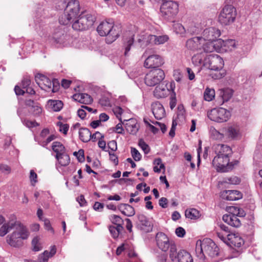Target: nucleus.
Here are the masks:
<instances>
[{"instance_id": "f257e3e1", "label": "nucleus", "mask_w": 262, "mask_h": 262, "mask_svg": "<svg viewBox=\"0 0 262 262\" xmlns=\"http://www.w3.org/2000/svg\"><path fill=\"white\" fill-rule=\"evenodd\" d=\"M192 62L197 67H204L211 70L220 71L215 73L212 77L215 79H220L225 75L224 67V61L218 55H206L204 53L201 52L194 54L192 57Z\"/></svg>"}, {"instance_id": "f03ea898", "label": "nucleus", "mask_w": 262, "mask_h": 262, "mask_svg": "<svg viewBox=\"0 0 262 262\" xmlns=\"http://www.w3.org/2000/svg\"><path fill=\"white\" fill-rule=\"evenodd\" d=\"M195 252L197 257L204 260L206 255L215 257L219 254V248L210 238H205L202 241H198L196 243Z\"/></svg>"}, {"instance_id": "7ed1b4c3", "label": "nucleus", "mask_w": 262, "mask_h": 262, "mask_svg": "<svg viewBox=\"0 0 262 262\" xmlns=\"http://www.w3.org/2000/svg\"><path fill=\"white\" fill-rule=\"evenodd\" d=\"M79 11V2L77 0H71L67 5L64 14L59 17V23L63 25L72 23L80 15Z\"/></svg>"}, {"instance_id": "20e7f679", "label": "nucleus", "mask_w": 262, "mask_h": 262, "mask_svg": "<svg viewBox=\"0 0 262 262\" xmlns=\"http://www.w3.org/2000/svg\"><path fill=\"white\" fill-rule=\"evenodd\" d=\"M97 31L100 36H107L105 39L107 43H111L116 40L120 34L119 27L107 21H102L98 26Z\"/></svg>"}, {"instance_id": "39448f33", "label": "nucleus", "mask_w": 262, "mask_h": 262, "mask_svg": "<svg viewBox=\"0 0 262 262\" xmlns=\"http://www.w3.org/2000/svg\"><path fill=\"white\" fill-rule=\"evenodd\" d=\"M29 235L28 229L24 225L16 228L12 233L8 235L6 237V242L11 247H19L23 246V241L28 239Z\"/></svg>"}, {"instance_id": "423d86ee", "label": "nucleus", "mask_w": 262, "mask_h": 262, "mask_svg": "<svg viewBox=\"0 0 262 262\" xmlns=\"http://www.w3.org/2000/svg\"><path fill=\"white\" fill-rule=\"evenodd\" d=\"M238 161L229 162V158L226 156H216L212 160V165L217 172H227L232 170Z\"/></svg>"}, {"instance_id": "0eeeda50", "label": "nucleus", "mask_w": 262, "mask_h": 262, "mask_svg": "<svg viewBox=\"0 0 262 262\" xmlns=\"http://www.w3.org/2000/svg\"><path fill=\"white\" fill-rule=\"evenodd\" d=\"M95 21V17L90 13H82L72 21V28L77 31L85 30L91 27Z\"/></svg>"}, {"instance_id": "6e6552de", "label": "nucleus", "mask_w": 262, "mask_h": 262, "mask_svg": "<svg viewBox=\"0 0 262 262\" xmlns=\"http://www.w3.org/2000/svg\"><path fill=\"white\" fill-rule=\"evenodd\" d=\"M164 71L160 68H156L149 71L144 78L145 83L148 86H154L160 83L164 79Z\"/></svg>"}, {"instance_id": "1a4fd4ad", "label": "nucleus", "mask_w": 262, "mask_h": 262, "mask_svg": "<svg viewBox=\"0 0 262 262\" xmlns=\"http://www.w3.org/2000/svg\"><path fill=\"white\" fill-rule=\"evenodd\" d=\"M236 16V10L231 5L225 6L219 16V22L223 25H229L235 20Z\"/></svg>"}, {"instance_id": "9d476101", "label": "nucleus", "mask_w": 262, "mask_h": 262, "mask_svg": "<svg viewBox=\"0 0 262 262\" xmlns=\"http://www.w3.org/2000/svg\"><path fill=\"white\" fill-rule=\"evenodd\" d=\"M207 116L211 121L218 123L226 122L231 116L230 112L223 107L212 109L207 113Z\"/></svg>"}, {"instance_id": "9b49d317", "label": "nucleus", "mask_w": 262, "mask_h": 262, "mask_svg": "<svg viewBox=\"0 0 262 262\" xmlns=\"http://www.w3.org/2000/svg\"><path fill=\"white\" fill-rule=\"evenodd\" d=\"M162 16L167 19L175 16L179 11L178 3L174 1H167L162 4L160 8Z\"/></svg>"}, {"instance_id": "f8f14e48", "label": "nucleus", "mask_w": 262, "mask_h": 262, "mask_svg": "<svg viewBox=\"0 0 262 262\" xmlns=\"http://www.w3.org/2000/svg\"><path fill=\"white\" fill-rule=\"evenodd\" d=\"M35 80L42 89L47 92H55L58 90V84L55 81H51L43 75L38 74L35 76Z\"/></svg>"}, {"instance_id": "ddd939ff", "label": "nucleus", "mask_w": 262, "mask_h": 262, "mask_svg": "<svg viewBox=\"0 0 262 262\" xmlns=\"http://www.w3.org/2000/svg\"><path fill=\"white\" fill-rule=\"evenodd\" d=\"M175 89V83L171 81L169 83L165 82L157 85L154 91V96L158 98H165L169 95L171 92H174Z\"/></svg>"}, {"instance_id": "4468645a", "label": "nucleus", "mask_w": 262, "mask_h": 262, "mask_svg": "<svg viewBox=\"0 0 262 262\" xmlns=\"http://www.w3.org/2000/svg\"><path fill=\"white\" fill-rule=\"evenodd\" d=\"M164 63L162 57L158 54L149 55L144 60L143 66L146 69H156Z\"/></svg>"}, {"instance_id": "2eb2a0df", "label": "nucleus", "mask_w": 262, "mask_h": 262, "mask_svg": "<svg viewBox=\"0 0 262 262\" xmlns=\"http://www.w3.org/2000/svg\"><path fill=\"white\" fill-rule=\"evenodd\" d=\"M220 30L214 27H209L205 29L202 33L201 37L203 42L206 41H214L221 36Z\"/></svg>"}, {"instance_id": "dca6fc26", "label": "nucleus", "mask_w": 262, "mask_h": 262, "mask_svg": "<svg viewBox=\"0 0 262 262\" xmlns=\"http://www.w3.org/2000/svg\"><path fill=\"white\" fill-rule=\"evenodd\" d=\"M156 244L158 248L162 251L166 252L169 248V239L168 236L163 232H158L156 235Z\"/></svg>"}, {"instance_id": "f3484780", "label": "nucleus", "mask_w": 262, "mask_h": 262, "mask_svg": "<svg viewBox=\"0 0 262 262\" xmlns=\"http://www.w3.org/2000/svg\"><path fill=\"white\" fill-rule=\"evenodd\" d=\"M225 134L230 140H238L242 137L239 127L235 124L228 126L225 129Z\"/></svg>"}, {"instance_id": "a211bd4d", "label": "nucleus", "mask_w": 262, "mask_h": 262, "mask_svg": "<svg viewBox=\"0 0 262 262\" xmlns=\"http://www.w3.org/2000/svg\"><path fill=\"white\" fill-rule=\"evenodd\" d=\"M138 228L145 233H148L152 230L153 225L144 214L138 215Z\"/></svg>"}, {"instance_id": "6ab92c4d", "label": "nucleus", "mask_w": 262, "mask_h": 262, "mask_svg": "<svg viewBox=\"0 0 262 262\" xmlns=\"http://www.w3.org/2000/svg\"><path fill=\"white\" fill-rule=\"evenodd\" d=\"M203 39L201 36L194 37L188 39L186 42V48L190 51H195L202 48Z\"/></svg>"}, {"instance_id": "aec40b11", "label": "nucleus", "mask_w": 262, "mask_h": 262, "mask_svg": "<svg viewBox=\"0 0 262 262\" xmlns=\"http://www.w3.org/2000/svg\"><path fill=\"white\" fill-rule=\"evenodd\" d=\"M242 193L235 190H224L221 192V197L228 201H235L242 198Z\"/></svg>"}, {"instance_id": "412c9836", "label": "nucleus", "mask_w": 262, "mask_h": 262, "mask_svg": "<svg viewBox=\"0 0 262 262\" xmlns=\"http://www.w3.org/2000/svg\"><path fill=\"white\" fill-rule=\"evenodd\" d=\"M49 249V251L45 250L38 255L37 262H48L49 258H52L55 255L57 251L56 246H51Z\"/></svg>"}, {"instance_id": "4be33fe9", "label": "nucleus", "mask_w": 262, "mask_h": 262, "mask_svg": "<svg viewBox=\"0 0 262 262\" xmlns=\"http://www.w3.org/2000/svg\"><path fill=\"white\" fill-rule=\"evenodd\" d=\"M151 111L156 119L160 120L165 115V110L161 103L158 101L153 102L151 105Z\"/></svg>"}, {"instance_id": "5701e85b", "label": "nucleus", "mask_w": 262, "mask_h": 262, "mask_svg": "<svg viewBox=\"0 0 262 262\" xmlns=\"http://www.w3.org/2000/svg\"><path fill=\"white\" fill-rule=\"evenodd\" d=\"M126 131L132 135H136L138 132L140 125L136 119L131 118L123 123Z\"/></svg>"}, {"instance_id": "b1692460", "label": "nucleus", "mask_w": 262, "mask_h": 262, "mask_svg": "<svg viewBox=\"0 0 262 262\" xmlns=\"http://www.w3.org/2000/svg\"><path fill=\"white\" fill-rule=\"evenodd\" d=\"M216 156L228 157L232 154L231 148L227 145L216 144L213 146Z\"/></svg>"}, {"instance_id": "393cba45", "label": "nucleus", "mask_w": 262, "mask_h": 262, "mask_svg": "<svg viewBox=\"0 0 262 262\" xmlns=\"http://www.w3.org/2000/svg\"><path fill=\"white\" fill-rule=\"evenodd\" d=\"M244 244V241L242 237L238 234L231 233L228 236L226 244L231 247L235 246L237 247H241Z\"/></svg>"}, {"instance_id": "a878e982", "label": "nucleus", "mask_w": 262, "mask_h": 262, "mask_svg": "<svg viewBox=\"0 0 262 262\" xmlns=\"http://www.w3.org/2000/svg\"><path fill=\"white\" fill-rule=\"evenodd\" d=\"M26 104L30 107V111L35 116H39L42 113V108L40 104L31 99L26 101Z\"/></svg>"}, {"instance_id": "bb28decb", "label": "nucleus", "mask_w": 262, "mask_h": 262, "mask_svg": "<svg viewBox=\"0 0 262 262\" xmlns=\"http://www.w3.org/2000/svg\"><path fill=\"white\" fill-rule=\"evenodd\" d=\"M72 97L75 101L85 104H91L93 101L92 97L85 93L75 94Z\"/></svg>"}, {"instance_id": "cd10ccee", "label": "nucleus", "mask_w": 262, "mask_h": 262, "mask_svg": "<svg viewBox=\"0 0 262 262\" xmlns=\"http://www.w3.org/2000/svg\"><path fill=\"white\" fill-rule=\"evenodd\" d=\"M134 43V38L133 35L128 36H125L123 39L122 49L124 50V54L125 56H128L131 48L133 46Z\"/></svg>"}, {"instance_id": "c85d7f7f", "label": "nucleus", "mask_w": 262, "mask_h": 262, "mask_svg": "<svg viewBox=\"0 0 262 262\" xmlns=\"http://www.w3.org/2000/svg\"><path fill=\"white\" fill-rule=\"evenodd\" d=\"M223 220L228 225L234 227H238L241 225V221L238 218V216H234L233 214L224 215Z\"/></svg>"}, {"instance_id": "c756f323", "label": "nucleus", "mask_w": 262, "mask_h": 262, "mask_svg": "<svg viewBox=\"0 0 262 262\" xmlns=\"http://www.w3.org/2000/svg\"><path fill=\"white\" fill-rule=\"evenodd\" d=\"M10 230L14 228H18L24 226V225L21 223L19 221L17 220L16 215L14 214L10 215L9 217V221L7 223H5Z\"/></svg>"}, {"instance_id": "7c9ffc66", "label": "nucleus", "mask_w": 262, "mask_h": 262, "mask_svg": "<svg viewBox=\"0 0 262 262\" xmlns=\"http://www.w3.org/2000/svg\"><path fill=\"white\" fill-rule=\"evenodd\" d=\"M169 39L167 35L156 36L154 35H150L148 37V40L150 43L155 45L163 44L167 42Z\"/></svg>"}, {"instance_id": "2f4dec72", "label": "nucleus", "mask_w": 262, "mask_h": 262, "mask_svg": "<svg viewBox=\"0 0 262 262\" xmlns=\"http://www.w3.org/2000/svg\"><path fill=\"white\" fill-rule=\"evenodd\" d=\"M119 209L122 214L127 216H132L135 214L134 208L132 206L126 204L120 205Z\"/></svg>"}, {"instance_id": "473e14b6", "label": "nucleus", "mask_w": 262, "mask_h": 262, "mask_svg": "<svg viewBox=\"0 0 262 262\" xmlns=\"http://www.w3.org/2000/svg\"><path fill=\"white\" fill-rule=\"evenodd\" d=\"M68 36L65 35L62 30L55 32L53 36L54 42L63 45H66V40Z\"/></svg>"}, {"instance_id": "72a5a7b5", "label": "nucleus", "mask_w": 262, "mask_h": 262, "mask_svg": "<svg viewBox=\"0 0 262 262\" xmlns=\"http://www.w3.org/2000/svg\"><path fill=\"white\" fill-rule=\"evenodd\" d=\"M176 260L178 262H193L191 255L185 250H181L178 253Z\"/></svg>"}, {"instance_id": "f704fd0d", "label": "nucleus", "mask_w": 262, "mask_h": 262, "mask_svg": "<svg viewBox=\"0 0 262 262\" xmlns=\"http://www.w3.org/2000/svg\"><path fill=\"white\" fill-rule=\"evenodd\" d=\"M48 105L53 111L59 112L63 107V103L60 100H49L48 101Z\"/></svg>"}, {"instance_id": "c9c22d12", "label": "nucleus", "mask_w": 262, "mask_h": 262, "mask_svg": "<svg viewBox=\"0 0 262 262\" xmlns=\"http://www.w3.org/2000/svg\"><path fill=\"white\" fill-rule=\"evenodd\" d=\"M56 158L58 161V164L61 166H67L70 163V157L66 152L56 155Z\"/></svg>"}, {"instance_id": "e433bc0d", "label": "nucleus", "mask_w": 262, "mask_h": 262, "mask_svg": "<svg viewBox=\"0 0 262 262\" xmlns=\"http://www.w3.org/2000/svg\"><path fill=\"white\" fill-rule=\"evenodd\" d=\"M80 140L83 142H87L91 139V133L86 128H81L79 130Z\"/></svg>"}, {"instance_id": "4c0bfd02", "label": "nucleus", "mask_w": 262, "mask_h": 262, "mask_svg": "<svg viewBox=\"0 0 262 262\" xmlns=\"http://www.w3.org/2000/svg\"><path fill=\"white\" fill-rule=\"evenodd\" d=\"M220 96L222 97L223 102H227L231 99L233 95V91L230 89H224L220 90Z\"/></svg>"}, {"instance_id": "58836bf2", "label": "nucleus", "mask_w": 262, "mask_h": 262, "mask_svg": "<svg viewBox=\"0 0 262 262\" xmlns=\"http://www.w3.org/2000/svg\"><path fill=\"white\" fill-rule=\"evenodd\" d=\"M52 148L53 150L56 152V155L66 152L64 146L59 142H54L52 143Z\"/></svg>"}, {"instance_id": "ea45409f", "label": "nucleus", "mask_w": 262, "mask_h": 262, "mask_svg": "<svg viewBox=\"0 0 262 262\" xmlns=\"http://www.w3.org/2000/svg\"><path fill=\"white\" fill-rule=\"evenodd\" d=\"M214 51L217 52H222L227 51L225 48V40L222 39H216L214 42Z\"/></svg>"}, {"instance_id": "a19ab883", "label": "nucleus", "mask_w": 262, "mask_h": 262, "mask_svg": "<svg viewBox=\"0 0 262 262\" xmlns=\"http://www.w3.org/2000/svg\"><path fill=\"white\" fill-rule=\"evenodd\" d=\"M200 215L199 211L194 208L188 209L185 211L186 217L191 220L196 219L200 216Z\"/></svg>"}, {"instance_id": "79ce46f5", "label": "nucleus", "mask_w": 262, "mask_h": 262, "mask_svg": "<svg viewBox=\"0 0 262 262\" xmlns=\"http://www.w3.org/2000/svg\"><path fill=\"white\" fill-rule=\"evenodd\" d=\"M228 214H233L234 216H244L245 213L244 211L238 207L230 206L228 208Z\"/></svg>"}, {"instance_id": "37998d69", "label": "nucleus", "mask_w": 262, "mask_h": 262, "mask_svg": "<svg viewBox=\"0 0 262 262\" xmlns=\"http://www.w3.org/2000/svg\"><path fill=\"white\" fill-rule=\"evenodd\" d=\"M32 250L34 251L37 252L40 251L42 249V244L40 242V238L36 236L33 238L32 241Z\"/></svg>"}, {"instance_id": "c03bdc74", "label": "nucleus", "mask_w": 262, "mask_h": 262, "mask_svg": "<svg viewBox=\"0 0 262 262\" xmlns=\"http://www.w3.org/2000/svg\"><path fill=\"white\" fill-rule=\"evenodd\" d=\"M110 220L113 224L119 227V229H123V220L120 216L113 214L110 216Z\"/></svg>"}, {"instance_id": "a18cd8bd", "label": "nucleus", "mask_w": 262, "mask_h": 262, "mask_svg": "<svg viewBox=\"0 0 262 262\" xmlns=\"http://www.w3.org/2000/svg\"><path fill=\"white\" fill-rule=\"evenodd\" d=\"M154 165H155L154 167V171L155 172H160L161 169H165V166L163 163H162V160L160 158H157L155 159L154 163Z\"/></svg>"}, {"instance_id": "49530a36", "label": "nucleus", "mask_w": 262, "mask_h": 262, "mask_svg": "<svg viewBox=\"0 0 262 262\" xmlns=\"http://www.w3.org/2000/svg\"><path fill=\"white\" fill-rule=\"evenodd\" d=\"M215 97V91L212 89L206 88L204 93V98L206 101H210Z\"/></svg>"}, {"instance_id": "de8ad7c7", "label": "nucleus", "mask_w": 262, "mask_h": 262, "mask_svg": "<svg viewBox=\"0 0 262 262\" xmlns=\"http://www.w3.org/2000/svg\"><path fill=\"white\" fill-rule=\"evenodd\" d=\"M207 41V42H205V41L203 42V43L202 45V48H203L204 51L205 52H212L214 51V41Z\"/></svg>"}, {"instance_id": "09e8293b", "label": "nucleus", "mask_w": 262, "mask_h": 262, "mask_svg": "<svg viewBox=\"0 0 262 262\" xmlns=\"http://www.w3.org/2000/svg\"><path fill=\"white\" fill-rule=\"evenodd\" d=\"M99 103L103 107H108L111 106V102L110 100V98L108 96H102L99 100Z\"/></svg>"}, {"instance_id": "8fccbe9b", "label": "nucleus", "mask_w": 262, "mask_h": 262, "mask_svg": "<svg viewBox=\"0 0 262 262\" xmlns=\"http://www.w3.org/2000/svg\"><path fill=\"white\" fill-rule=\"evenodd\" d=\"M221 183H228V184H233V185H237L240 183V179L236 176H233V177L225 179Z\"/></svg>"}, {"instance_id": "3c124183", "label": "nucleus", "mask_w": 262, "mask_h": 262, "mask_svg": "<svg viewBox=\"0 0 262 262\" xmlns=\"http://www.w3.org/2000/svg\"><path fill=\"white\" fill-rule=\"evenodd\" d=\"M57 126L59 127V131L66 135L69 128V125L66 123H63L61 122H58L56 123Z\"/></svg>"}, {"instance_id": "603ef678", "label": "nucleus", "mask_w": 262, "mask_h": 262, "mask_svg": "<svg viewBox=\"0 0 262 262\" xmlns=\"http://www.w3.org/2000/svg\"><path fill=\"white\" fill-rule=\"evenodd\" d=\"M123 229H119V227H115L114 226H110L109 227V231L112 236L114 238H117L119 235L120 232Z\"/></svg>"}, {"instance_id": "864d4df0", "label": "nucleus", "mask_w": 262, "mask_h": 262, "mask_svg": "<svg viewBox=\"0 0 262 262\" xmlns=\"http://www.w3.org/2000/svg\"><path fill=\"white\" fill-rule=\"evenodd\" d=\"M170 253L169 256L172 261H174L177 259V252L176 246L174 244H171L170 245Z\"/></svg>"}, {"instance_id": "5fc2aeb1", "label": "nucleus", "mask_w": 262, "mask_h": 262, "mask_svg": "<svg viewBox=\"0 0 262 262\" xmlns=\"http://www.w3.org/2000/svg\"><path fill=\"white\" fill-rule=\"evenodd\" d=\"M21 122L26 127L31 128L39 125L35 121H31L28 119H21Z\"/></svg>"}, {"instance_id": "6e6d98bb", "label": "nucleus", "mask_w": 262, "mask_h": 262, "mask_svg": "<svg viewBox=\"0 0 262 262\" xmlns=\"http://www.w3.org/2000/svg\"><path fill=\"white\" fill-rule=\"evenodd\" d=\"M230 233H228L217 230L216 231V234L217 237L225 244H226L228 238V236L229 235H230Z\"/></svg>"}, {"instance_id": "4d7b16f0", "label": "nucleus", "mask_w": 262, "mask_h": 262, "mask_svg": "<svg viewBox=\"0 0 262 262\" xmlns=\"http://www.w3.org/2000/svg\"><path fill=\"white\" fill-rule=\"evenodd\" d=\"M236 47V41L233 39L225 40V48L227 50H232Z\"/></svg>"}, {"instance_id": "13d9d810", "label": "nucleus", "mask_w": 262, "mask_h": 262, "mask_svg": "<svg viewBox=\"0 0 262 262\" xmlns=\"http://www.w3.org/2000/svg\"><path fill=\"white\" fill-rule=\"evenodd\" d=\"M173 29L177 34L182 35L185 33V29L181 24H175L173 26Z\"/></svg>"}, {"instance_id": "bf43d9fd", "label": "nucleus", "mask_w": 262, "mask_h": 262, "mask_svg": "<svg viewBox=\"0 0 262 262\" xmlns=\"http://www.w3.org/2000/svg\"><path fill=\"white\" fill-rule=\"evenodd\" d=\"M138 144L145 154L149 153L150 151V148L143 140L140 139L139 141Z\"/></svg>"}, {"instance_id": "052dcab7", "label": "nucleus", "mask_w": 262, "mask_h": 262, "mask_svg": "<svg viewBox=\"0 0 262 262\" xmlns=\"http://www.w3.org/2000/svg\"><path fill=\"white\" fill-rule=\"evenodd\" d=\"M131 154L133 159L136 161H140L141 159V155L139 151L135 148H131Z\"/></svg>"}, {"instance_id": "680f3d73", "label": "nucleus", "mask_w": 262, "mask_h": 262, "mask_svg": "<svg viewBox=\"0 0 262 262\" xmlns=\"http://www.w3.org/2000/svg\"><path fill=\"white\" fill-rule=\"evenodd\" d=\"M29 178L31 185L34 186L37 182V175L33 170H30Z\"/></svg>"}, {"instance_id": "e2e57ef3", "label": "nucleus", "mask_w": 262, "mask_h": 262, "mask_svg": "<svg viewBox=\"0 0 262 262\" xmlns=\"http://www.w3.org/2000/svg\"><path fill=\"white\" fill-rule=\"evenodd\" d=\"M128 248L129 244L127 243H124L117 248L116 250V254L119 255L121 254L122 251H123L124 250Z\"/></svg>"}, {"instance_id": "0e129e2a", "label": "nucleus", "mask_w": 262, "mask_h": 262, "mask_svg": "<svg viewBox=\"0 0 262 262\" xmlns=\"http://www.w3.org/2000/svg\"><path fill=\"white\" fill-rule=\"evenodd\" d=\"M113 112L117 118L121 122V115L123 113V110L119 106H116L113 108Z\"/></svg>"}, {"instance_id": "69168bd1", "label": "nucleus", "mask_w": 262, "mask_h": 262, "mask_svg": "<svg viewBox=\"0 0 262 262\" xmlns=\"http://www.w3.org/2000/svg\"><path fill=\"white\" fill-rule=\"evenodd\" d=\"M43 221L45 229L47 230L50 231L52 234H54V230L51 226L50 221L48 219H45Z\"/></svg>"}, {"instance_id": "338daca9", "label": "nucleus", "mask_w": 262, "mask_h": 262, "mask_svg": "<svg viewBox=\"0 0 262 262\" xmlns=\"http://www.w3.org/2000/svg\"><path fill=\"white\" fill-rule=\"evenodd\" d=\"M10 231L7 225L4 224L0 228V236H4L6 235Z\"/></svg>"}, {"instance_id": "774afa93", "label": "nucleus", "mask_w": 262, "mask_h": 262, "mask_svg": "<svg viewBox=\"0 0 262 262\" xmlns=\"http://www.w3.org/2000/svg\"><path fill=\"white\" fill-rule=\"evenodd\" d=\"M0 171L5 174H8L11 172V168L7 165L0 164Z\"/></svg>"}]
</instances>
